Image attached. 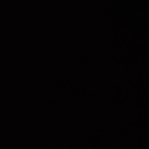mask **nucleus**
<instances>
[{
	"instance_id": "nucleus-1",
	"label": "nucleus",
	"mask_w": 149,
	"mask_h": 149,
	"mask_svg": "<svg viewBox=\"0 0 149 149\" xmlns=\"http://www.w3.org/2000/svg\"><path fill=\"white\" fill-rule=\"evenodd\" d=\"M104 9H149V8H106L104 6V0H103V10Z\"/></svg>"
},
{
	"instance_id": "nucleus-2",
	"label": "nucleus",
	"mask_w": 149,
	"mask_h": 149,
	"mask_svg": "<svg viewBox=\"0 0 149 149\" xmlns=\"http://www.w3.org/2000/svg\"><path fill=\"white\" fill-rule=\"evenodd\" d=\"M109 3H113L118 1V0H108Z\"/></svg>"
},
{
	"instance_id": "nucleus-3",
	"label": "nucleus",
	"mask_w": 149,
	"mask_h": 149,
	"mask_svg": "<svg viewBox=\"0 0 149 149\" xmlns=\"http://www.w3.org/2000/svg\"><path fill=\"white\" fill-rule=\"evenodd\" d=\"M123 2H127V0H123Z\"/></svg>"
}]
</instances>
